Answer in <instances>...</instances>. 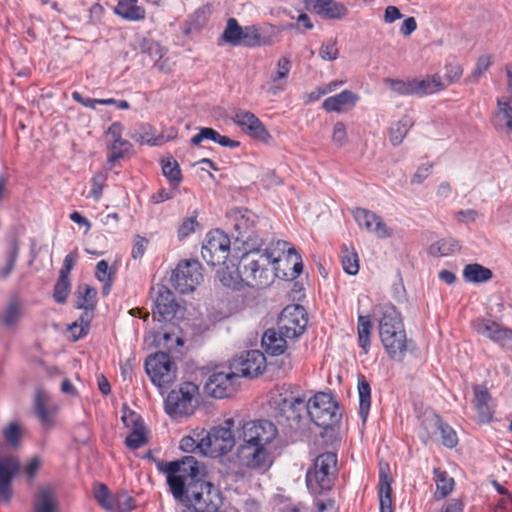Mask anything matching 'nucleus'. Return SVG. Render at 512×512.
<instances>
[{
    "instance_id": "nucleus-1",
    "label": "nucleus",
    "mask_w": 512,
    "mask_h": 512,
    "mask_svg": "<svg viewBox=\"0 0 512 512\" xmlns=\"http://www.w3.org/2000/svg\"><path fill=\"white\" fill-rule=\"evenodd\" d=\"M200 453L212 458L224 455L235 447L232 455L233 473L243 475L246 470L265 473L272 466L279 447V431L270 420L226 419L211 431L202 429Z\"/></svg>"
},
{
    "instance_id": "nucleus-2",
    "label": "nucleus",
    "mask_w": 512,
    "mask_h": 512,
    "mask_svg": "<svg viewBox=\"0 0 512 512\" xmlns=\"http://www.w3.org/2000/svg\"><path fill=\"white\" fill-rule=\"evenodd\" d=\"M167 476L173 497L180 502L182 512H217L222 503L219 489L204 479L205 467L193 456L158 465Z\"/></svg>"
},
{
    "instance_id": "nucleus-3",
    "label": "nucleus",
    "mask_w": 512,
    "mask_h": 512,
    "mask_svg": "<svg viewBox=\"0 0 512 512\" xmlns=\"http://www.w3.org/2000/svg\"><path fill=\"white\" fill-rule=\"evenodd\" d=\"M262 247L247 246L240 258L237 272L247 286L262 288L269 285L273 279L271 265L276 277L293 280L300 275L302 258L288 242L277 240L264 249Z\"/></svg>"
},
{
    "instance_id": "nucleus-4",
    "label": "nucleus",
    "mask_w": 512,
    "mask_h": 512,
    "mask_svg": "<svg viewBox=\"0 0 512 512\" xmlns=\"http://www.w3.org/2000/svg\"><path fill=\"white\" fill-rule=\"evenodd\" d=\"M379 336L388 356L393 360L402 361L408 350V340L401 316L393 305L381 307Z\"/></svg>"
},
{
    "instance_id": "nucleus-5",
    "label": "nucleus",
    "mask_w": 512,
    "mask_h": 512,
    "mask_svg": "<svg viewBox=\"0 0 512 512\" xmlns=\"http://www.w3.org/2000/svg\"><path fill=\"white\" fill-rule=\"evenodd\" d=\"M337 472V455L325 452L316 457L313 465L307 470L306 484L312 494H320L330 490Z\"/></svg>"
},
{
    "instance_id": "nucleus-6",
    "label": "nucleus",
    "mask_w": 512,
    "mask_h": 512,
    "mask_svg": "<svg viewBox=\"0 0 512 512\" xmlns=\"http://www.w3.org/2000/svg\"><path fill=\"white\" fill-rule=\"evenodd\" d=\"M199 387L193 382H183L173 389L164 401L165 412L173 419L189 417L198 406Z\"/></svg>"
},
{
    "instance_id": "nucleus-7",
    "label": "nucleus",
    "mask_w": 512,
    "mask_h": 512,
    "mask_svg": "<svg viewBox=\"0 0 512 512\" xmlns=\"http://www.w3.org/2000/svg\"><path fill=\"white\" fill-rule=\"evenodd\" d=\"M270 406L288 421L298 424L305 413V396L299 392L281 387L271 392Z\"/></svg>"
},
{
    "instance_id": "nucleus-8",
    "label": "nucleus",
    "mask_w": 512,
    "mask_h": 512,
    "mask_svg": "<svg viewBox=\"0 0 512 512\" xmlns=\"http://www.w3.org/2000/svg\"><path fill=\"white\" fill-rule=\"evenodd\" d=\"M305 406V413L319 427L328 428L338 421V406L330 394L317 393L305 399Z\"/></svg>"
},
{
    "instance_id": "nucleus-9",
    "label": "nucleus",
    "mask_w": 512,
    "mask_h": 512,
    "mask_svg": "<svg viewBox=\"0 0 512 512\" xmlns=\"http://www.w3.org/2000/svg\"><path fill=\"white\" fill-rule=\"evenodd\" d=\"M145 369L151 381L158 387L172 384L177 377V367L165 352L149 356L145 361Z\"/></svg>"
},
{
    "instance_id": "nucleus-10",
    "label": "nucleus",
    "mask_w": 512,
    "mask_h": 512,
    "mask_svg": "<svg viewBox=\"0 0 512 512\" xmlns=\"http://www.w3.org/2000/svg\"><path fill=\"white\" fill-rule=\"evenodd\" d=\"M201 264L197 260H183L171 275L172 286L179 293L193 292L202 281Z\"/></svg>"
},
{
    "instance_id": "nucleus-11",
    "label": "nucleus",
    "mask_w": 512,
    "mask_h": 512,
    "mask_svg": "<svg viewBox=\"0 0 512 512\" xmlns=\"http://www.w3.org/2000/svg\"><path fill=\"white\" fill-rule=\"evenodd\" d=\"M233 219L234 229L237 233L236 239L242 242L243 248L264 245V239L259 231L255 229L257 216L253 212L247 209H239L234 212Z\"/></svg>"
},
{
    "instance_id": "nucleus-12",
    "label": "nucleus",
    "mask_w": 512,
    "mask_h": 512,
    "mask_svg": "<svg viewBox=\"0 0 512 512\" xmlns=\"http://www.w3.org/2000/svg\"><path fill=\"white\" fill-rule=\"evenodd\" d=\"M230 252V239L220 230L210 231L201 249L202 258L207 264H224Z\"/></svg>"
},
{
    "instance_id": "nucleus-13",
    "label": "nucleus",
    "mask_w": 512,
    "mask_h": 512,
    "mask_svg": "<svg viewBox=\"0 0 512 512\" xmlns=\"http://www.w3.org/2000/svg\"><path fill=\"white\" fill-rule=\"evenodd\" d=\"M307 324L308 318L304 307L293 304L282 310L277 326L287 338L293 340L305 331Z\"/></svg>"
},
{
    "instance_id": "nucleus-14",
    "label": "nucleus",
    "mask_w": 512,
    "mask_h": 512,
    "mask_svg": "<svg viewBox=\"0 0 512 512\" xmlns=\"http://www.w3.org/2000/svg\"><path fill=\"white\" fill-rule=\"evenodd\" d=\"M238 380L237 372H234L230 367L228 371L212 373L204 388L206 393L211 397L219 399L227 398L236 392Z\"/></svg>"
},
{
    "instance_id": "nucleus-15",
    "label": "nucleus",
    "mask_w": 512,
    "mask_h": 512,
    "mask_svg": "<svg viewBox=\"0 0 512 512\" xmlns=\"http://www.w3.org/2000/svg\"><path fill=\"white\" fill-rule=\"evenodd\" d=\"M154 298L153 320L167 321L175 317L179 304L175 301L173 293L164 285L152 287Z\"/></svg>"
},
{
    "instance_id": "nucleus-16",
    "label": "nucleus",
    "mask_w": 512,
    "mask_h": 512,
    "mask_svg": "<svg viewBox=\"0 0 512 512\" xmlns=\"http://www.w3.org/2000/svg\"><path fill=\"white\" fill-rule=\"evenodd\" d=\"M266 359L262 352L250 350L234 359L231 368L237 372V377H256L265 369Z\"/></svg>"
},
{
    "instance_id": "nucleus-17",
    "label": "nucleus",
    "mask_w": 512,
    "mask_h": 512,
    "mask_svg": "<svg viewBox=\"0 0 512 512\" xmlns=\"http://www.w3.org/2000/svg\"><path fill=\"white\" fill-rule=\"evenodd\" d=\"M473 330L493 342L512 348V330L499 323L484 318H477L471 323Z\"/></svg>"
},
{
    "instance_id": "nucleus-18",
    "label": "nucleus",
    "mask_w": 512,
    "mask_h": 512,
    "mask_svg": "<svg viewBox=\"0 0 512 512\" xmlns=\"http://www.w3.org/2000/svg\"><path fill=\"white\" fill-rule=\"evenodd\" d=\"M20 470V462L13 455H0V502L8 503L12 497V481Z\"/></svg>"
},
{
    "instance_id": "nucleus-19",
    "label": "nucleus",
    "mask_w": 512,
    "mask_h": 512,
    "mask_svg": "<svg viewBox=\"0 0 512 512\" xmlns=\"http://www.w3.org/2000/svg\"><path fill=\"white\" fill-rule=\"evenodd\" d=\"M233 122L252 138L261 142H268L271 135L263 123L253 113L246 110H238L232 117Z\"/></svg>"
},
{
    "instance_id": "nucleus-20",
    "label": "nucleus",
    "mask_w": 512,
    "mask_h": 512,
    "mask_svg": "<svg viewBox=\"0 0 512 512\" xmlns=\"http://www.w3.org/2000/svg\"><path fill=\"white\" fill-rule=\"evenodd\" d=\"M353 216L360 227L374 233L379 238H388L393 234L392 229L386 225L382 218L370 210L356 208L353 211Z\"/></svg>"
},
{
    "instance_id": "nucleus-21",
    "label": "nucleus",
    "mask_w": 512,
    "mask_h": 512,
    "mask_svg": "<svg viewBox=\"0 0 512 512\" xmlns=\"http://www.w3.org/2000/svg\"><path fill=\"white\" fill-rule=\"evenodd\" d=\"M34 410L43 427L51 428L55 424L54 416L58 411V406L50 401L49 393L43 388L36 390Z\"/></svg>"
},
{
    "instance_id": "nucleus-22",
    "label": "nucleus",
    "mask_w": 512,
    "mask_h": 512,
    "mask_svg": "<svg viewBox=\"0 0 512 512\" xmlns=\"http://www.w3.org/2000/svg\"><path fill=\"white\" fill-rule=\"evenodd\" d=\"M473 391V405L477 412L478 421L481 423L491 421L494 414V403L488 389L482 385H476Z\"/></svg>"
},
{
    "instance_id": "nucleus-23",
    "label": "nucleus",
    "mask_w": 512,
    "mask_h": 512,
    "mask_svg": "<svg viewBox=\"0 0 512 512\" xmlns=\"http://www.w3.org/2000/svg\"><path fill=\"white\" fill-rule=\"evenodd\" d=\"M388 473V464L380 463L378 490L380 512H394L392 502L391 478L389 477Z\"/></svg>"
},
{
    "instance_id": "nucleus-24",
    "label": "nucleus",
    "mask_w": 512,
    "mask_h": 512,
    "mask_svg": "<svg viewBox=\"0 0 512 512\" xmlns=\"http://www.w3.org/2000/svg\"><path fill=\"white\" fill-rule=\"evenodd\" d=\"M23 316L22 303L16 298L11 299L0 313V325L9 331H15Z\"/></svg>"
},
{
    "instance_id": "nucleus-25",
    "label": "nucleus",
    "mask_w": 512,
    "mask_h": 512,
    "mask_svg": "<svg viewBox=\"0 0 512 512\" xmlns=\"http://www.w3.org/2000/svg\"><path fill=\"white\" fill-rule=\"evenodd\" d=\"M287 338L282 331L277 329H268L262 337V346L265 352L272 356L281 355L287 349Z\"/></svg>"
},
{
    "instance_id": "nucleus-26",
    "label": "nucleus",
    "mask_w": 512,
    "mask_h": 512,
    "mask_svg": "<svg viewBox=\"0 0 512 512\" xmlns=\"http://www.w3.org/2000/svg\"><path fill=\"white\" fill-rule=\"evenodd\" d=\"M493 126L499 132L507 133L512 130V100L500 98L497 101V110L492 119Z\"/></svg>"
},
{
    "instance_id": "nucleus-27",
    "label": "nucleus",
    "mask_w": 512,
    "mask_h": 512,
    "mask_svg": "<svg viewBox=\"0 0 512 512\" xmlns=\"http://www.w3.org/2000/svg\"><path fill=\"white\" fill-rule=\"evenodd\" d=\"M140 49L143 54H146L154 62V66L159 71L169 72L171 70L168 59H163L165 50L158 42L151 39H143Z\"/></svg>"
},
{
    "instance_id": "nucleus-28",
    "label": "nucleus",
    "mask_w": 512,
    "mask_h": 512,
    "mask_svg": "<svg viewBox=\"0 0 512 512\" xmlns=\"http://www.w3.org/2000/svg\"><path fill=\"white\" fill-rule=\"evenodd\" d=\"M291 66V61L287 57H281L277 61L275 73L271 76L272 85L269 87L272 95H277L285 89Z\"/></svg>"
},
{
    "instance_id": "nucleus-29",
    "label": "nucleus",
    "mask_w": 512,
    "mask_h": 512,
    "mask_svg": "<svg viewBox=\"0 0 512 512\" xmlns=\"http://www.w3.org/2000/svg\"><path fill=\"white\" fill-rule=\"evenodd\" d=\"M446 88L438 74L427 75L423 78H414V93L416 96H425L437 93Z\"/></svg>"
},
{
    "instance_id": "nucleus-30",
    "label": "nucleus",
    "mask_w": 512,
    "mask_h": 512,
    "mask_svg": "<svg viewBox=\"0 0 512 512\" xmlns=\"http://www.w3.org/2000/svg\"><path fill=\"white\" fill-rule=\"evenodd\" d=\"M359 96L350 90H344L341 93L326 98L322 107L327 112H341L347 106H354Z\"/></svg>"
},
{
    "instance_id": "nucleus-31",
    "label": "nucleus",
    "mask_w": 512,
    "mask_h": 512,
    "mask_svg": "<svg viewBox=\"0 0 512 512\" xmlns=\"http://www.w3.org/2000/svg\"><path fill=\"white\" fill-rule=\"evenodd\" d=\"M204 140H211L223 147L236 148L240 143L236 140H232L227 136L219 134L216 130L209 127H202L199 129V133L191 138V144L194 146L200 145Z\"/></svg>"
},
{
    "instance_id": "nucleus-32",
    "label": "nucleus",
    "mask_w": 512,
    "mask_h": 512,
    "mask_svg": "<svg viewBox=\"0 0 512 512\" xmlns=\"http://www.w3.org/2000/svg\"><path fill=\"white\" fill-rule=\"evenodd\" d=\"M314 8L317 13L328 19H342L348 14V8L333 0H315Z\"/></svg>"
},
{
    "instance_id": "nucleus-33",
    "label": "nucleus",
    "mask_w": 512,
    "mask_h": 512,
    "mask_svg": "<svg viewBox=\"0 0 512 512\" xmlns=\"http://www.w3.org/2000/svg\"><path fill=\"white\" fill-rule=\"evenodd\" d=\"M114 11L128 21H140L146 16L145 9L138 5V0H119Z\"/></svg>"
},
{
    "instance_id": "nucleus-34",
    "label": "nucleus",
    "mask_w": 512,
    "mask_h": 512,
    "mask_svg": "<svg viewBox=\"0 0 512 512\" xmlns=\"http://www.w3.org/2000/svg\"><path fill=\"white\" fill-rule=\"evenodd\" d=\"M122 421L125 423V425H129V418H131V422L135 424L134 430L127 436L125 443L126 445L131 449H138L141 446H143L146 442L144 433L142 431V428H139L137 425V418L138 416L133 413L129 412V415L126 411H124L122 415Z\"/></svg>"
},
{
    "instance_id": "nucleus-35",
    "label": "nucleus",
    "mask_w": 512,
    "mask_h": 512,
    "mask_svg": "<svg viewBox=\"0 0 512 512\" xmlns=\"http://www.w3.org/2000/svg\"><path fill=\"white\" fill-rule=\"evenodd\" d=\"M372 322L369 316H358L357 323V338L358 345L362 351L367 354L371 346V333H372Z\"/></svg>"
},
{
    "instance_id": "nucleus-36",
    "label": "nucleus",
    "mask_w": 512,
    "mask_h": 512,
    "mask_svg": "<svg viewBox=\"0 0 512 512\" xmlns=\"http://www.w3.org/2000/svg\"><path fill=\"white\" fill-rule=\"evenodd\" d=\"M442 424L443 422L437 414L433 412L426 413L421 423L423 430L420 433L421 440L427 444L439 432Z\"/></svg>"
},
{
    "instance_id": "nucleus-37",
    "label": "nucleus",
    "mask_w": 512,
    "mask_h": 512,
    "mask_svg": "<svg viewBox=\"0 0 512 512\" xmlns=\"http://www.w3.org/2000/svg\"><path fill=\"white\" fill-rule=\"evenodd\" d=\"M413 124L412 118L408 115H404L397 122L393 123L389 129V139L391 143L394 146L402 143Z\"/></svg>"
},
{
    "instance_id": "nucleus-38",
    "label": "nucleus",
    "mask_w": 512,
    "mask_h": 512,
    "mask_svg": "<svg viewBox=\"0 0 512 512\" xmlns=\"http://www.w3.org/2000/svg\"><path fill=\"white\" fill-rule=\"evenodd\" d=\"M359 415L366 422L371 405V388L364 376L358 377Z\"/></svg>"
},
{
    "instance_id": "nucleus-39",
    "label": "nucleus",
    "mask_w": 512,
    "mask_h": 512,
    "mask_svg": "<svg viewBox=\"0 0 512 512\" xmlns=\"http://www.w3.org/2000/svg\"><path fill=\"white\" fill-rule=\"evenodd\" d=\"M57 502L50 487L40 489L34 504V512H56Z\"/></svg>"
},
{
    "instance_id": "nucleus-40",
    "label": "nucleus",
    "mask_w": 512,
    "mask_h": 512,
    "mask_svg": "<svg viewBox=\"0 0 512 512\" xmlns=\"http://www.w3.org/2000/svg\"><path fill=\"white\" fill-rule=\"evenodd\" d=\"M463 276L469 282L482 283L489 281L492 278L493 273L490 269L474 263L465 266Z\"/></svg>"
},
{
    "instance_id": "nucleus-41",
    "label": "nucleus",
    "mask_w": 512,
    "mask_h": 512,
    "mask_svg": "<svg viewBox=\"0 0 512 512\" xmlns=\"http://www.w3.org/2000/svg\"><path fill=\"white\" fill-rule=\"evenodd\" d=\"M460 249L458 241L453 238H444L429 247V253L435 257H445Z\"/></svg>"
},
{
    "instance_id": "nucleus-42",
    "label": "nucleus",
    "mask_w": 512,
    "mask_h": 512,
    "mask_svg": "<svg viewBox=\"0 0 512 512\" xmlns=\"http://www.w3.org/2000/svg\"><path fill=\"white\" fill-rule=\"evenodd\" d=\"M434 480L436 483L435 497L443 499L453 490L454 480L445 471L434 469Z\"/></svg>"
},
{
    "instance_id": "nucleus-43",
    "label": "nucleus",
    "mask_w": 512,
    "mask_h": 512,
    "mask_svg": "<svg viewBox=\"0 0 512 512\" xmlns=\"http://www.w3.org/2000/svg\"><path fill=\"white\" fill-rule=\"evenodd\" d=\"M132 145L129 141L125 139H118L112 141L110 145H108V155L107 162L111 165H114L115 162L122 159L125 155H127L131 150Z\"/></svg>"
},
{
    "instance_id": "nucleus-44",
    "label": "nucleus",
    "mask_w": 512,
    "mask_h": 512,
    "mask_svg": "<svg viewBox=\"0 0 512 512\" xmlns=\"http://www.w3.org/2000/svg\"><path fill=\"white\" fill-rule=\"evenodd\" d=\"M162 171L170 184L176 188L181 181V170L176 160L172 157L162 160Z\"/></svg>"
},
{
    "instance_id": "nucleus-45",
    "label": "nucleus",
    "mask_w": 512,
    "mask_h": 512,
    "mask_svg": "<svg viewBox=\"0 0 512 512\" xmlns=\"http://www.w3.org/2000/svg\"><path fill=\"white\" fill-rule=\"evenodd\" d=\"M242 28L235 18H229L222 34L223 41L232 46H240Z\"/></svg>"
},
{
    "instance_id": "nucleus-46",
    "label": "nucleus",
    "mask_w": 512,
    "mask_h": 512,
    "mask_svg": "<svg viewBox=\"0 0 512 512\" xmlns=\"http://www.w3.org/2000/svg\"><path fill=\"white\" fill-rule=\"evenodd\" d=\"M93 494L101 507L107 511L113 508L115 495H112L105 484L98 483L93 488Z\"/></svg>"
},
{
    "instance_id": "nucleus-47",
    "label": "nucleus",
    "mask_w": 512,
    "mask_h": 512,
    "mask_svg": "<svg viewBox=\"0 0 512 512\" xmlns=\"http://www.w3.org/2000/svg\"><path fill=\"white\" fill-rule=\"evenodd\" d=\"M385 83L392 91L399 95H415L414 78H409L406 80L388 78L385 80Z\"/></svg>"
},
{
    "instance_id": "nucleus-48",
    "label": "nucleus",
    "mask_w": 512,
    "mask_h": 512,
    "mask_svg": "<svg viewBox=\"0 0 512 512\" xmlns=\"http://www.w3.org/2000/svg\"><path fill=\"white\" fill-rule=\"evenodd\" d=\"M96 294L97 291L88 285L79 287L77 307L80 309L92 310L95 306Z\"/></svg>"
},
{
    "instance_id": "nucleus-49",
    "label": "nucleus",
    "mask_w": 512,
    "mask_h": 512,
    "mask_svg": "<svg viewBox=\"0 0 512 512\" xmlns=\"http://www.w3.org/2000/svg\"><path fill=\"white\" fill-rule=\"evenodd\" d=\"M112 271L106 260H101L96 265L95 277L104 283L103 293L108 294L112 283Z\"/></svg>"
},
{
    "instance_id": "nucleus-50",
    "label": "nucleus",
    "mask_w": 512,
    "mask_h": 512,
    "mask_svg": "<svg viewBox=\"0 0 512 512\" xmlns=\"http://www.w3.org/2000/svg\"><path fill=\"white\" fill-rule=\"evenodd\" d=\"M260 32L259 29L254 26H245L242 28L240 46L245 47H256L260 44Z\"/></svg>"
},
{
    "instance_id": "nucleus-51",
    "label": "nucleus",
    "mask_w": 512,
    "mask_h": 512,
    "mask_svg": "<svg viewBox=\"0 0 512 512\" xmlns=\"http://www.w3.org/2000/svg\"><path fill=\"white\" fill-rule=\"evenodd\" d=\"M200 226L197 221V212L194 211L191 216L182 220L177 229V236L179 240L187 238L189 235L194 233Z\"/></svg>"
},
{
    "instance_id": "nucleus-52",
    "label": "nucleus",
    "mask_w": 512,
    "mask_h": 512,
    "mask_svg": "<svg viewBox=\"0 0 512 512\" xmlns=\"http://www.w3.org/2000/svg\"><path fill=\"white\" fill-rule=\"evenodd\" d=\"M343 270L349 275H356L359 271V258L355 251L345 248L342 250Z\"/></svg>"
},
{
    "instance_id": "nucleus-53",
    "label": "nucleus",
    "mask_w": 512,
    "mask_h": 512,
    "mask_svg": "<svg viewBox=\"0 0 512 512\" xmlns=\"http://www.w3.org/2000/svg\"><path fill=\"white\" fill-rule=\"evenodd\" d=\"M203 436L201 429L200 431H195L193 435L183 437L180 441V449L184 452H194L196 450L200 452Z\"/></svg>"
},
{
    "instance_id": "nucleus-54",
    "label": "nucleus",
    "mask_w": 512,
    "mask_h": 512,
    "mask_svg": "<svg viewBox=\"0 0 512 512\" xmlns=\"http://www.w3.org/2000/svg\"><path fill=\"white\" fill-rule=\"evenodd\" d=\"M135 508L134 499L126 493L115 495L112 512H129Z\"/></svg>"
},
{
    "instance_id": "nucleus-55",
    "label": "nucleus",
    "mask_w": 512,
    "mask_h": 512,
    "mask_svg": "<svg viewBox=\"0 0 512 512\" xmlns=\"http://www.w3.org/2000/svg\"><path fill=\"white\" fill-rule=\"evenodd\" d=\"M492 58L489 55H482L478 58L472 74L466 79L471 83H476L481 75H483L491 66Z\"/></svg>"
},
{
    "instance_id": "nucleus-56",
    "label": "nucleus",
    "mask_w": 512,
    "mask_h": 512,
    "mask_svg": "<svg viewBox=\"0 0 512 512\" xmlns=\"http://www.w3.org/2000/svg\"><path fill=\"white\" fill-rule=\"evenodd\" d=\"M3 435L12 448H17L21 440V427L17 423H10L4 430Z\"/></svg>"
},
{
    "instance_id": "nucleus-57",
    "label": "nucleus",
    "mask_w": 512,
    "mask_h": 512,
    "mask_svg": "<svg viewBox=\"0 0 512 512\" xmlns=\"http://www.w3.org/2000/svg\"><path fill=\"white\" fill-rule=\"evenodd\" d=\"M339 50L336 39H329L319 49V56L326 61H334L338 58Z\"/></svg>"
},
{
    "instance_id": "nucleus-58",
    "label": "nucleus",
    "mask_w": 512,
    "mask_h": 512,
    "mask_svg": "<svg viewBox=\"0 0 512 512\" xmlns=\"http://www.w3.org/2000/svg\"><path fill=\"white\" fill-rule=\"evenodd\" d=\"M463 74V68L458 63H448L445 65V73L442 82L446 87L458 81Z\"/></svg>"
},
{
    "instance_id": "nucleus-59",
    "label": "nucleus",
    "mask_w": 512,
    "mask_h": 512,
    "mask_svg": "<svg viewBox=\"0 0 512 512\" xmlns=\"http://www.w3.org/2000/svg\"><path fill=\"white\" fill-rule=\"evenodd\" d=\"M107 180L106 172H98L91 178V191L90 195L98 201L103 193V188Z\"/></svg>"
},
{
    "instance_id": "nucleus-60",
    "label": "nucleus",
    "mask_w": 512,
    "mask_h": 512,
    "mask_svg": "<svg viewBox=\"0 0 512 512\" xmlns=\"http://www.w3.org/2000/svg\"><path fill=\"white\" fill-rule=\"evenodd\" d=\"M70 291L69 278L59 276V279L54 287V299L58 303H64Z\"/></svg>"
},
{
    "instance_id": "nucleus-61",
    "label": "nucleus",
    "mask_w": 512,
    "mask_h": 512,
    "mask_svg": "<svg viewBox=\"0 0 512 512\" xmlns=\"http://www.w3.org/2000/svg\"><path fill=\"white\" fill-rule=\"evenodd\" d=\"M439 433L441 434V439L444 446L453 448L457 445V434L450 426L443 423L442 427L439 429Z\"/></svg>"
},
{
    "instance_id": "nucleus-62",
    "label": "nucleus",
    "mask_w": 512,
    "mask_h": 512,
    "mask_svg": "<svg viewBox=\"0 0 512 512\" xmlns=\"http://www.w3.org/2000/svg\"><path fill=\"white\" fill-rule=\"evenodd\" d=\"M347 131L343 122H336L333 127L332 140L338 147H343L347 143Z\"/></svg>"
},
{
    "instance_id": "nucleus-63",
    "label": "nucleus",
    "mask_w": 512,
    "mask_h": 512,
    "mask_svg": "<svg viewBox=\"0 0 512 512\" xmlns=\"http://www.w3.org/2000/svg\"><path fill=\"white\" fill-rule=\"evenodd\" d=\"M19 247L16 241H13L10 245L8 260L5 268L2 270L4 277L8 276L14 268L16 259L18 257Z\"/></svg>"
},
{
    "instance_id": "nucleus-64",
    "label": "nucleus",
    "mask_w": 512,
    "mask_h": 512,
    "mask_svg": "<svg viewBox=\"0 0 512 512\" xmlns=\"http://www.w3.org/2000/svg\"><path fill=\"white\" fill-rule=\"evenodd\" d=\"M463 510L464 503L462 500L452 498L443 504L440 512H463Z\"/></svg>"
}]
</instances>
